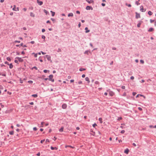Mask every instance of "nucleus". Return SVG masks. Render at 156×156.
I'll return each mask as SVG.
<instances>
[{
	"label": "nucleus",
	"mask_w": 156,
	"mask_h": 156,
	"mask_svg": "<svg viewBox=\"0 0 156 156\" xmlns=\"http://www.w3.org/2000/svg\"><path fill=\"white\" fill-rule=\"evenodd\" d=\"M36 69V70H37V68L36 67V66H34V67H33L32 69Z\"/></svg>",
	"instance_id": "nucleus-42"
},
{
	"label": "nucleus",
	"mask_w": 156,
	"mask_h": 156,
	"mask_svg": "<svg viewBox=\"0 0 156 156\" xmlns=\"http://www.w3.org/2000/svg\"><path fill=\"white\" fill-rule=\"evenodd\" d=\"M85 74H83V75H82V77L83 78H84V77H85Z\"/></svg>",
	"instance_id": "nucleus-64"
},
{
	"label": "nucleus",
	"mask_w": 156,
	"mask_h": 156,
	"mask_svg": "<svg viewBox=\"0 0 156 156\" xmlns=\"http://www.w3.org/2000/svg\"><path fill=\"white\" fill-rule=\"evenodd\" d=\"M154 29L153 28H149V29L148 30V31L149 32L152 31L154 30Z\"/></svg>",
	"instance_id": "nucleus-21"
},
{
	"label": "nucleus",
	"mask_w": 156,
	"mask_h": 156,
	"mask_svg": "<svg viewBox=\"0 0 156 156\" xmlns=\"http://www.w3.org/2000/svg\"><path fill=\"white\" fill-rule=\"evenodd\" d=\"M50 12L52 13V16H54L55 15V12H53L52 11H50Z\"/></svg>",
	"instance_id": "nucleus-22"
},
{
	"label": "nucleus",
	"mask_w": 156,
	"mask_h": 156,
	"mask_svg": "<svg viewBox=\"0 0 156 156\" xmlns=\"http://www.w3.org/2000/svg\"><path fill=\"white\" fill-rule=\"evenodd\" d=\"M86 1L88 2L89 4L94 3V1L93 0H86Z\"/></svg>",
	"instance_id": "nucleus-6"
},
{
	"label": "nucleus",
	"mask_w": 156,
	"mask_h": 156,
	"mask_svg": "<svg viewBox=\"0 0 156 156\" xmlns=\"http://www.w3.org/2000/svg\"><path fill=\"white\" fill-rule=\"evenodd\" d=\"M49 78L48 80L50 81H52V82H54V79H53V75H50L49 76Z\"/></svg>",
	"instance_id": "nucleus-1"
},
{
	"label": "nucleus",
	"mask_w": 156,
	"mask_h": 156,
	"mask_svg": "<svg viewBox=\"0 0 156 156\" xmlns=\"http://www.w3.org/2000/svg\"><path fill=\"white\" fill-rule=\"evenodd\" d=\"M27 9L26 8H24L23 9V10L24 12H26L27 11Z\"/></svg>",
	"instance_id": "nucleus-46"
},
{
	"label": "nucleus",
	"mask_w": 156,
	"mask_h": 156,
	"mask_svg": "<svg viewBox=\"0 0 156 156\" xmlns=\"http://www.w3.org/2000/svg\"><path fill=\"white\" fill-rule=\"evenodd\" d=\"M82 83V82L81 81H80L78 82V83L79 84H81Z\"/></svg>",
	"instance_id": "nucleus-40"
},
{
	"label": "nucleus",
	"mask_w": 156,
	"mask_h": 156,
	"mask_svg": "<svg viewBox=\"0 0 156 156\" xmlns=\"http://www.w3.org/2000/svg\"><path fill=\"white\" fill-rule=\"evenodd\" d=\"M46 142H49V140L48 139H47L46 140Z\"/></svg>",
	"instance_id": "nucleus-56"
},
{
	"label": "nucleus",
	"mask_w": 156,
	"mask_h": 156,
	"mask_svg": "<svg viewBox=\"0 0 156 156\" xmlns=\"http://www.w3.org/2000/svg\"><path fill=\"white\" fill-rule=\"evenodd\" d=\"M86 9L87 10H89L90 9H91V10H93V8L89 6H87L86 7Z\"/></svg>",
	"instance_id": "nucleus-7"
},
{
	"label": "nucleus",
	"mask_w": 156,
	"mask_h": 156,
	"mask_svg": "<svg viewBox=\"0 0 156 156\" xmlns=\"http://www.w3.org/2000/svg\"><path fill=\"white\" fill-rule=\"evenodd\" d=\"M140 61L141 63H142V64L144 63V62L143 60H140Z\"/></svg>",
	"instance_id": "nucleus-37"
},
{
	"label": "nucleus",
	"mask_w": 156,
	"mask_h": 156,
	"mask_svg": "<svg viewBox=\"0 0 156 156\" xmlns=\"http://www.w3.org/2000/svg\"><path fill=\"white\" fill-rule=\"evenodd\" d=\"M41 53H42V54H43V55H45L46 54V53H45V52H44L42 51H41Z\"/></svg>",
	"instance_id": "nucleus-63"
},
{
	"label": "nucleus",
	"mask_w": 156,
	"mask_h": 156,
	"mask_svg": "<svg viewBox=\"0 0 156 156\" xmlns=\"http://www.w3.org/2000/svg\"><path fill=\"white\" fill-rule=\"evenodd\" d=\"M9 133L11 135H13L14 134V131H12L9 132Z\"/></svg>",
	"instance_id": "nucleus-27"
},
{
	"label": "nucleus",
	"mask_w": 156,
	"mask_h": 156,
	"mask_svg": "<svg viewBox=\"0 0 156 156\" xmlns=\"http://www.w3.org/2000/svg\"><path fill=\"white\" fill-rule=\"evenodd\" d=\"M98 120L101 123H102V119L101 118H99Z\"/></svg>",
	"instance_id": "nucleus-24"
},
{
	"label": "nucleus",
	"mask_w": 156,
	"mask_h": 156,
	"mask_svg": "<svg viewBox=\"0 0 156 156\" xmlns=\"http://www.w3.org/2000/svg\"><path fill=\"white\" fill-rule=\"evenodd\" d=\"M142 23V21H140L139 22V23H138V24H137V27H140V26Z\"/></svg>",
	"instance_id": "nucleus-13"
},
{
	"label": "nucleus",
	"mask_w": 156,
	"mask_h": 156,
	"mask_svg": "<svg viewBox=\"0 0 156 156\" xmlns=\"http://www.w3.org/2000/svg\"><path fill=\"white\" fill-rule=\"evenodd\" d=\"M28 83H32L33 82V81H31V80L28 81Z\"/></svg>",
	"instance_id": "nucleus-39"
},
{
	"label": "nucleus",
	"mask_w": 156,
	"mask_h": 156,
	"mask_svg": "<svg viewBox=\"0 0 156 156\" xmlns=\"http://www.w3.org/2000/svg\"><path fill=\"white\" fill-rule=\"evenodd\" d=\"M12 10L14 11H18L19 10V8H16V6L15 5H14V8L12 9Z\"/></svg>",
	"instance_id": "nucleus-4"
},
{
	"label": "nucleus",
	"mask_w": 156,
	"mask_h": 156,
	"mask_svg": "<svg viewBox=\"0 0 156 156\" xmlns=\"http://www.w3.org/2000/svg\"><path fill=\"white\" fill-rule=\"evenodd\" d=\"M73 15L72 13H69L68 15V17H70V16L73 17Z\"/></svg>",
	"instance_id": "nucleus-18"
},
{
	"label": "nucleus",
	"mask_w": 156,
	"mask_h": 156,
	"mask_svg": "<svg viewBox=\"0 0 156 156\" xmlns=\"http://www.w3.org/2000/svg\"><path fill=\"white\" fill-rule=\"evenodd\" d=\"M33 129L34 131H36L37 130V128L36 127H34Z\"/></svg>",
	"instance_id": "nucleus-43"
},
{
	"label": "nucleus",
	"mask_w": 156,
	"mask_h": 156,
	"mask_svg": "<svg viewBox=\"0 0 156 156\" xmlns=\"http://www.w3.org/2000/svg\"><path fill=\"white\" fill-rule=\"evenodd\" d=\"M44 141H45L44 139L43 140H41V143L42 144Z\"/></svg>",
	"instance_id": "nucleus-45"
},
{
	"label": "nucleus",
	"mask_w": 156,
	"mask_h": 156,
	"mask_svg": "<svg viewBox=\"0 0 156 156\" xmlns=\"http://www.w3.org/2000/svg\"><path fill=\"white\" fill-rule=\"evenodd\" d=\"M71 83H73L74 82V80H70Z\"/></svg>",
	"instance_id": "nucleus-59"
},
{
	"label": "nucleus",
	"mask_w": 156,
	"mask_h": 156,
	"mask_svg": "<svg viewBox=\"0 0 156 156\" xmlns=\"http://www.w3.org/2000/svg\"><path fill=\"white\" fill-rule=\"evenodd\" d=\"M148 13L150 15H151L152 14V12L151 11H148Z\"/></svg>",
	"instance_id": "nucleus-28"
},
{
	"label": "nucleus",
	"mask_w": 156,
	"mask_h": 156,
	"mask_svg": "<svg viewBox=\"0 0 156 156\" xmlns=\"http://www.w3.org/2000/svg\"><path fill=\"white\" fill-rule=\"evenodd\" d=\"M109 94L111 96H112L114 94V93L113 91L109 90Z\"/></svg>",
	"instance_id": "nucleus-9"
},
{
	"label": "nucleus",
	"mask_w": 156,
	"mask_h": 156,
	"mask_svg": "<svg viewBox=\"0 0 156 156\" xmlns=\"http://www.w3.org/2000/svg\"><path fill=\"white\" fill-rule=\"evenodd\" d=\"M85 30H86V33H88L90 31V30H88V28L87 27H86L85 28Z\"/></svg>",
	"instance_id": "nucleus-15"
},
{
	"label": "nucleus",
	"mask_w": 156,
	"mask_h": 156,
	"mask_svg": "<svg viewBox=\"0 0 156 156\" xmlns=\"http://www.w3.org/2000/svg\"><path fill=\"white\" fill-rule=\"evenodd\" d=\"M37 3L40 5H42L43 3L42 2L40 1L39 0H37Z\"/></svg>",
	"instance_id": "nucleus-8"
},
{
	"label": "nucleus",
	"mask_w": 156,
	"mask_h": 156,
	"mask_svg": "<svg viewBox=\"0 0 156 156\" xmlns=\"http://www.w3.org/2000/svg\"><path fill=\"white\" fill-rule=\"evenodd\" d=\"M45 36L44 35H42V38H43V39H45Z\"/></svg>",
	"instance_id": "nucleus-60"
},
{
	"label": "nucleus",
	"mask_w": 156,
	"mask_h": 156,
	"mask_svg": "<svg viewBox=\"0 0 156 156\" xmlns=\"http://www.w3.org/2000/svg\"><path fill=\"white\" fill-rule=\"evenodd\" d=\"M95 83L96 84H99V83L98 81H96L95 82Z\"/></svg>",
	"instance_id": "nucleus-35"
},
{
	"label": "nucleus",
	"mask_w": 156,
	"mask_h": 156,
	"mask_svg": "<svg viewBox=\"0 0 156 156\" xmlns=\"http://www.w3.org/2000/svg\"><path fill=\"white\" fill-rule=\"evenodd\" d=\"M14 42H15V43L17 42V43H20V41H14Z\"/></svg>",
	"instance_id": "nucleus-51"
},
{
	"label": "nucleus",
	"mask_w": 156,
	"mask_h": 156,
	"mask_svg": "<svg viewBox=\"0 0 156 156\" xmlns=\"http://www.w3.org/2000/svg\"><path fill=\"white\" fill-rule=\"evenodd\" d=\"M134 79V77L133 76H131L130 77V79L131 80H133Z\"/></svg>",
	"instance_id": "nucleus-52"
},
{
	"label": "nucleus",
	"mask_w": 156,
	"mask_h": 156,
	"mask_svg": "<svg viewBox=\"0 0 156 156\" xmlns=\"http://www.w3.org/2000/svg\"><path fill=\"white\" fill-rule=\"evenodd\" d=\"M125 130H122L121 131V133H124L125 132Z\"/></svg>",
	"instance_id": "nucleus-47"
},
{
	"label": "nucleus",
	"mask_w": 156,
	"mask_h": 156,
	"mask_svg": "<svg viewBox=\"0 0 156 156\" xmlns=\"http://www.w3.org/2000/svg\"><path fill=\"white\" fill-rule=\"evenodd\" d=\"M14 62L16 63H18V60H15L14 61Z\"/></svg>",
	"instance_id": "nucleus-54"
},
{
	"label": "nucleus",
	"mask_w": 156,
	"mask_h": 156,
	"mask_svg": "<svg viewBox=\"0 0 156 156\" xmlns=\"http://www.w3.org/2000/svg\"><path fill=\"white\" fill-rule=\"evenodd\" d=\"M84 54H88V51H85V52H84Z\"/></svg>",
	"instance_id": "nucleus-41"
},
{
	"label": "nucleus",
	"mask_w": 156,
	"mask_h": 156,
	"mask_svg": "<svg viewBox=\"0 0 156 156\" xmlns=\"http://www.w3.org/2000/svg\"><path fill=\"white\" fill-rule=\"evenodd\" d=\"M90 134L92 135H93V136H95V132H93L92 133H91Z\"/></svg>",
	"instance_id": "nucleus-32"
},
{
	"label": "nucleus",
	"mask_w": 156,
	"mask_h": 156,
	"mask_svg": "<svg viewBox=\"0 0 156 156\" xmlns=\"http://www.w3.org/2000/svg\"><path fill=\"white\" fill-rule=\"evenodd\" d=\"M140 10L142 12H144L145 11V10H144L143 6H141L140 7Z\"/></svg>",
	"instance_id": "nucleus-10"
},
{
	"label": "nucleus",
	"mask_w": 156,
	"mask_h": 156,
	"mask_svg": "<svg viewBox=\"0 0 156 156\" xmlns=\"http://www.w3.org/2000/svg\"><path fill=\"white\" fill-rule=\"evenodd\" d=\"M42 31L43 32H44L45 31V30L44 29H42Z\"/></svg>",
	"instance_id": "nucleus-61"
},
{
	"label": "nucleus",
	"mask_w": 156,
	"mask_h": 156,
	"mask_svg": "<svg viewBox=\"0 0 156 156\" xmlns=\"http://www.w3.org/2000/svg\"><path fill=\"white\" fill-rule=\"evenodd\" d=\"M30 16L31 17H34L35 16V14L33 12H30Z\"/></svg>",
	"instance_id": "nucleus-17"
},
{
	"label": "nucleus",
	"mask_w": 156,
	"mask_h": 156,
	"mask_svg": "<svg viewBox=\"0 0 156 156\" xmlns=\"http://www.w3.org/2000/svg\"><path fill=\"white\" fill-rule=\"evenodd\" d=\"M122 119V118L121 117H118L117 119L118 120H121Z\"/></svg>",
	"instance_id": "nucleus-34"
},
{
	"label": "nucleus",
	"mask_w": 156,
	"mask_h": 156,
	"mask_svg": "<svg viewBox=\"0 0 156 156\" xmlns=\"http://www.w3.org/2000/svg\"><path fill=\"white\" fill-rule=\"evenodd\" d=\"M9 67L10 69H12L13 67V65H12V63H11L9 65Z\"/></svg>",
	"instance_id": "nucleus-23"
},
{
	"label": "nucleus",
	"mask_w": 156,
	"mask_h": 156,
	"mask_svg": "<svg viewBox=\"0 0 156 156\" xmlns=\"http://www.w3.org/2000/svg\"><path fill=\"white\" fill-rule=\"evenodd\" d=\"M76 13H77V14H80V11H76Z\"/></svg>",
	"instance_id": "nucleus-57"
},
{
	"label": "nucleus",
	"mask_w": 156,
	"mask_h": 156,
	"mask_svg": "<svg viewBox=\"0 0 156 156\" xmlns=\"http://www.w3.org/2000/svg\"><path fill=\"white\" fill-rule=\"evenodd\" d=\"M63 130V127H62L59 129V131L60 132H62Z\"/></svg>",
	"instance_id": "nucleus-26"
},
{
	"label": "nucleus",
	"mask_w": 156,
	"mask_h": 156,
	"mask_svg": "<svg viewBox=\"0 0 156 156\" xmlns=\"http://www.w3.org/2000/svg\"><path fill=\"white\" fill-rule=\"evenodd\" d=\"M44 11L46 14H47L48 13V12L45 9L44 10Z\"/></svg>",
	"instance_id": "nucleus-30"
},
{
	"label": "nucleus",
	"mask_w": 156,
	"mask_h": 156,
	"mask_svg": "<svg viewBox=\"0 0 156 156\" xmlns=\"http://www.w3.org/2000/svg\"><path fill=\"white\" fill-rule=\"evenodd\" d=\"M37 156H39L40 155V153L39 152L37 154Z\"/></svg>",
	"instance_id": "nucleus-62"
},
{
	"label": "nucleus",
	"mask_w": 156,
	"mask_h": 156,
	"mask_svg": "<svg viewBox=\"0 0 156 156\" xmlns=\"http://www.w3.org/2000/svg\"><path fill=\"white\" fill-rule=\"evenodd\" d=\"M136 19L140 18V14L138 13L137 12H136Z\"/></svg>",
	"instance_id": "nucleus-3"
},
{
	"label": "nucleus",
	"mask_w": 156,
	"mask_h": 156,
	"mask_svg": "<svg viewBox=\"0 0 156 156\" xmlns=\"http://www.w3.org/2000/svg\"><path fill=\"white\" fill-rule=\"evenodd\" d=\"M129 152V150L128 149H127L125 150L124 153L126 154H128Z\"/></svg>",
	"instance_id": "nucleus-16"
},
{
	"label": "nucleus",
	"mask_w": 156,
	"mask_h": 156,
	"mask_svg": "<svg viewBox=\"0 0 156 156\" xmlns=\"http://www.w3.org/2000/svg\"><path fill=\"white\" fill-rule=\"evenodd\" d=\"M85 70H86L85 69H84V68H80V69L79 70L80 71H83Z\"/></svg>",
	"instance_id": "nucleus-25"
},
{
	"label": "nucleus",
	"mask_w": 156,
	"mask_h": 156,
	"mask_svg": "<svg viewBox=\"0 0 156 156\" xmlns=\"http://www.w3.org/2000/svg\"><path fill=\"white\" fill-rule=\"evenodd\" d=\"M7 60H8L9 61H11V59L9 57H7Z\"/></svg>",
	"instance_id": "nucleus-44"
},
{
	"label": "nucleus",
	"mask_w": 156,
	"mask_h": 156,
	"mask_svg": "<svg viewBox=\"0 0 156 156\" xmlns=\"http://www.w3.org/2000/svg\"><path fill=\"white\" fill-rule=\"evenodd\" d=\"M62 107L63 109H66L67 107V105L65 104H63L62 106Z\"/></svg>",
	"instance_id": "nucleus-12"
},
{
	"label": "nucleus",
	"mask_w": 156,
	"mask_h": 156,
	"mask_svg": "<svg viewBox=\"0 0 156 156\" xmlns=\"http://www.w3.org/2000/svg\"><path fill=\"white\" fill-rule=\"evenodd\" d=\"M138 108L139 110L140 111L142 110V109L140 107H139Z\"/></svg>",
	"instance_id": "nucleus-50"
},
{
	"label": "nucleus",
	"mask_w": 156,
	"mask_h": 156,
	"mask_svg": "<svg viewBox=\"0 0 156 156\" xmlns=\"http://www.w3.org/2000/svg\"><path fill=\"white\" fill-rule=\"evenodd\" d=\"M44 123V122H42L41 123V126H40V127H43V124Z\"/></svg>",
	"instance_id": "nucleus-31"
},
{
	"label": "nucleus",
	"mask_w": 156,
	"mask_h": 156,
	"mask_svg": "<svg viewBox=\"0 0 156 156\" xmlns=\"http://www.w3.org/2000/svg\"><path fill=\"white\" fill-rule=\"evenodd\" d=\"M32 96L34 98H37V95L36 94H33Z\"/></svg>",
	"instance_id": "nucleus-29"
},
{
	"label": "nucleus",
	"mask_w": 156,
	"mask_h": 156,
	"mask_svg": "<svg viewBox=\"0 0 156 156\" xmlns=\"http://www.w3.org/2000/svg\"><path fill=\"white\" fill-rule=\"evenodd\" d=\"M48 71V70L45 69L44 70V72L45 73H46Z\"/></svg>",
	"instance_id": "nucleus-49"
},
{
	"label": "nucleus",
	"mask_w": 156,
	"mask_h": 156,
	"mask_svg": "<svg viewBox=\"0 0 156 156\" xmlns=\"http://www.w3.org/2000/svg\"><path fill=\"white\" fill-rule=\"evenodd\" d=\"M126 6H128L129 7H131V5L130 4L128 5L127 3H126Z\"/></svg>",
	"instance_id": "nucleus-33"
},
{
	"label": "nucleus",
	"mask_w": 156,
	"mask_h": 156,
	"mask_svg": "<svg viewBox=\"0 0 156 156\" xmlns=\"http://www.w3.org/2000/svg\"><path fill=\"white\" fill-rule=\"evenodd\" d=\"M140 96H141V97H143L144 98H145V96H144L143 95L140 94H137L136 95V98H137L139 97Z\"/></svg>",
	"instance_id": "nucleus-11"
},
{
	"label": "nucleus",
	"mask_w": 156,
	"mask_h": 156,
	"mask_svg": "<svg viewBox=\"0 0 156 156\" xmlns=\"http://www.w3.org/2000/svg\"><path fill=\"white\" fill-rule=\"evenodd\" d=\"M16 58L17 59L19 62H23V59L21 58L17 57Z\"/></svg>",
	"instance_id": "nucleus-5"
},
{
	"label": "nucleus",
	"mask_w": 156,
	"mask_h": 156,
	"mask_svg": "<svg viewBox=\"0 0 156 156\" xmlns=\"http://www.w3.org/2000/svg\"><path fill=\"white\" fill-rule=\"evenodd\" d=\"M101 5H102L103 6H105V4L102 3L101 4Z\"/></svg>",
	"instance_id": "nucleus-58"
},
{
	"label": "nucleus",
	"mask_w": 156,
	"mask_h": 156,
	"mask_svg": "<svg viewBox=\"0 0 156 156\" xmlns=\"http://www.w3.org/2000/svg\"><path fill=\"white\" fill-rule=\"evenodd\" d=\"M51 149L52 150H54V149H55V150H57L58 149L57 148V147H52V146H51Z\"/></svg>",
	"instance_id": "nucleus-20"
},
{
	"label": "nucleus",
	"mask_w": 156,
	"mask_h": 156,
	"mask_svg": "<svg viewBox=\"0 0 156 156\" xmlns=\"http://www.w3.org/2000/svg\"><path fill=\"white\" fill-rule=\"evenodd\" d=\"M97 126V125L95 123H94L93 125V126L94 127H95L96 126Z\"/></svg>",
	"instance_id": "nucleus-38"
},
{
	"label": "nucleus",
	"mask_w": 156,
	"mask_h": 156,
	"mask_svg": "<svg viewBox=\"0 0 156 156\" xmlns=\"http://www.w3.org/2000/svg\"><path fill=\"white\" fill-rule=\"evenodd\" d=\"M150 22L151 23H152L154 21V20H150Z\"/></svg>",
	"instance_id": "nucleus-55"
},
{
	"label": "nucleus",
	"mask_w": 156,
	"mask_h": 156,
	"mask_svg": "<svg viewBox=\"0 0 156 156\" xmlns=\"http://www.w3.org/2000/svg\"><path fill=\"white\" fill-rule=\"evenodd\" d=\"M136 94V92H133V96H135Z\"/></svg>",
	"instance_id": "nucleus-53"
},
{
	"label": "nucleus",
	"mask_w": 156,
	"mask_h": 156,
	"mask_svg": "<svg viewBox=\"0 0 156 156\" xmlns=\"http://www.w3.org/2000/svg\"><path fill=\"white\" fill-rule=\"evenodd\" d=\"M121 88L122 89H125V87L124 86H122Z\"/></svg>",
	"instance_id": "nucleus-48"
},
{
	"label": "nucleus",
	"mask_w": 156,
	"mask_h": 156,
	"mask_svg": "<svg viewBox=\"0 0 156 156\" xmlns=\"http://www.w3.org/2000/svg\"><path fill=\"white\" fill-rule=\"evenodd\" d=\"M85 79L86 81H87L88 83L90 82V79L88 77H86Z\"/></svg>",
	"instance_id": "nucleus-14"
},
{
	"label": "nucleus",
	"mask_w": 156,
	"mask_h": 156,
	"mask_svg": "<svg viewBox=\"0 0 156 156\" xmlns=\"http://www.w3.org/2000/svg\"><path fill=\"white\" fill-rule=\"evenodd\" d=\"M45 56L47 58V60L48 61H51V62H52V61L51 60V57L50 56L46 55Z\"/></svg>",
	"instance_id": "nucleus-2"
},
{
	"label": "nucleus",
	"mask_w": 156,
	"mask_h": 156,
	"mask_svg": "<svg viewBox=\"0 0 156 156\" xmlns=\"http://www.w3.org/2000/svg\"><path fill=\"white\" fill-rule=\"evenodd\" d=\"M67 147H70V148H74V147L72 146H70V145H66L65 146V147L67 148Z\"/></svg>",
	"instance_id": "nucleus-19"
},
{
	"label": "nucleus",
	"mask_w": 156,
	"mask_h": 156,
	"mask_svg": "<svg viewBox=\"0 0 156 156\" xmlns=\"http://www.w3.org/2000/svg\"><path fill=\"white\" fill-rule=\"evenodd\" d=\"M136 3V4L137 5H139L140 4V3H139L138 2V1H136L135 2Z\"/></svg>",
	"instance_id": "nucleus-36"
}]
</instances>
